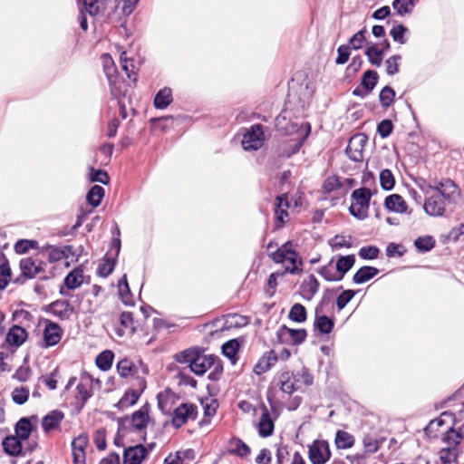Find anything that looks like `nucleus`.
<instances>
[{"instance_id":"obj_1","label":"nucleus","mask_w":464,"mask_h":464,"mask_svg":"<svg viewBox=\"0 0 464 464\" xmlns=\"http://www.w3.org/2000/svg\"><path fill=\"white\" fill-rule=\"evenodd\" d=\"M276 127L285 135H296L295 138L285 141L280 146V154L287 158L299 151L310 133L309 125L307 129H303L297 123L287 121L286 116L283 112L276 118Z\"/></svg>"},{"instance_id":"obj_2","label":"nucleus","mask_w":464,"mask_h":464,"mask_svg":"<svg viewBox=\"0 0 464 464\" xmlns=\"http://www.w3.org/2000/svg\"><path fill=\"white\" fill-rule=\"evenodd\" d=\"M125 421L129 422V426L125 427L121 424L118 430V436L115 438V444L120 445L121 436L128 437L132 433H136L138 440H145L146 439V429L150 422L149 407L147 405L142 406L140 410L132 413L130 419H126Z\"/></svg>"},{"instance_id":"obj_3","label":"nucleus","mask_w":464,"mask_h":464,"mask_svg":"<svg viewBox=\"0 0 464 464\" xmlns=\"http://www.w3.org/2000/svg\"><path fill=\"white\" fill-rule=\"evenodd\" d=\"M445 446L440 450V459L442 464L455 462L459 450L464 447V434L461 430L449 429L443 436Z\"/></svg>"},{"instance_id":"obj_4","label":"nucleus","mask_w":464,"mask_h":464,"mask_svg":"<svg viewBox=\"0 0 464 464\" xmlns=\"http://www.w3.org/2000/svg\"><path fill=\"white\" fill-rule=\"evenodd\" d=\"M190 370L197 375H203L210 370L208 379L218 381L223 372V365L218 356L198 352L195 359L191 361Z\"/></svg>"},{"instance_id":"obj_5","label":"nucleus","mask_w":464,"mask_h":464,"mask_svg":"<svg viewBox=\"0 0 464 464\" xmlns=\"http://www.w3.org/2000/svg\"><path fill=\"white\" fill-rule=\"evenodd\" d=\"M269 256L276 263H280L285 266V272L290 274H298L302 271V261L299 255L292 248L290 241L285 242L275 251L270 252Z\"/></svg>"},{"instance_id":"obj_6","label":"nucleus","mask_w":464,"mask_h":464,"mask_svg":"<svg viewBox=\"0 0 464 464\" xmlns=\"http://www.w3.org/2000/svg\"><path fill=\"white\" fill-rule=\"evenodd\" d=\"M371 196L370 189L365 188L353 190L349 208L351 215L359 219H364L368 216Z\"/></svg>"},{"instance_id":"obj_7","label":"nucleus","mask_w":464,"mask_h":464,"mask_svg":"<svg viewBox=\"0 0 464 464\" xmlns=\"http://www.w3.org/2000/svg\"><path fill=\"white\" fill-rule=\"evenodd\" d=\"M332 457L327 440H314L308 445V459L312 464H325Z\"/></svg>"},{"instance_id":"obj_8","label":"nucleus","mask_w":464,"mask_h":464,"mask_svg":"<svg viewBox=\"0 0 464 464\" xmlns=\"http://www.w3.org/2000/svg\"><path fill=\"white\" fill-rule=\"evenodd\" d=\"M265 141V133L263 125L257 123L252 125L244 134L242 139V147L245 150H257Z\"/></svg>"},{"instance_id":"obj_9","label":"nucleus","mask_w":464,"mask_h":464,"mask_svg":"<svg viewBox=\"0 0 464 464\" xmlns=\"http://www.w3.org/2000/svg\"><path fill=\"white\" fill-rule=\"evenodd\" d=\"M197 415L198 407L195 404L188 402L181 403L174 410L171 423L173 427L179 429L188 420H194Z\"/></svg>"},{"instance_id":"obj_10","label":"nucleus","mask_w":464,"mask_h":464,"mask_svg":"<svg viewBox=\"0 0 464 464\" xmlns=\"http://www.w3.org/2000/svg\"><path fill=\"white\" fill-rule=\"evenodd\" d=\"M368 142V137L363 133L353 135L348 142L345 153L353 161L363 160V149Z\"/></svg>"},{"instance_id":"obj_11","label":"nucleus","mask_w":464,"mask_h":464,"mask_svg":"<svg viewBox=\"0 0 464 464\" xmlns=\"http://www.w3.org/2000/svg\"><path fill=\"white\" fill-rule=\"evenodd\" d=\"M298 381L295 380V372L288 369L281 370L276 374V385L279 390L287 395L293 394L297 389Z\"/></svg>"},{"instance_id":"obj_12","label":"nucleus","mask_w":464,"mask_h":464,"mask_svg":"<svg viewBox=\"0 0 464 464\" xmlns=\"http://www.w3.org/2000/svg\"><path fill=\"white\" fill-rule=\"evenodd\" d=\"M89 444V438L85 433L80 434L72 441V454L73 464H85L86 449Z\"/></svg>"},{"instance_id":"obj_13","label":"nucleus","mask_w":464,"mask_h":464,"mask_svg":"<svg viewBox=\"0 0 464 464\" xmlns=\"http://www.w3.org/2000/svg\"><path fill=\"white\" fill-rule=\"evenodd\" d=\"M378 73L373 70L366 71L361 80V87H357L353 90V94L358 97H365L368 95L377 85L378 82Z\"/></svg>"},{"instance_id":"obj_14","label":"nucleus","mask_w":464,"mask_h":464,"mask_svg":"<svg viewBox=\"0 0 464 464\" xmlns=\"http://www.w3.org/2000/svg\"><path fill=\"white\" fill-rule=\"evenodd\" d=\"M149 454V450L142 444L128 447L123 453V464H141Z\"/></svg>"},{"instance_id":"obj_15","label":"nucleus","mask_w":464,"mask_h":464,"mask_svg":"<svg viewBox=\"0 0 464 464\" xmlns=\"http://www.w3.org/2000/svg\"><path fill=\"white\" fill-rule=\"evenodd\" d=\"M291 204L288 200L287 194L284 193L276 198V205L275 208L276 227L281 228L288 219V208Z\"/></svg>"},{"instance_id":"obj_16","label":"nucleus","mask_w":464,"mask_h":464,"mask_svg":"<svg viewBox=\"0 0 464 464\" xmlns=\"http://www.w3.org/2000/svg\"><path fill=\"white\" fill-rule=\"evenodd\" d=\"M63 331L58 324L48 322L44 330V347L56 345L62 338Z\"/></svg>"},{"instance_id":"obj_17","label":"nucleus","mask_w":464,"mask_h":464,"mask_svg":"<svg viewBox=\"0 0 464 464\" xmlns=\"http://www.w3.org/2000/svg\"><path fill=\"white\" fill-rule=\"evenodd\" d=\"M44 262L31 257L20 261L22 273L28 278H34L44 271Z\"/></svg>"},{"instance_id":"obj_18","label":"nucleus","mask_w":464,"mask_h":464,"mask_svg":"<svg viewBox=\"0 0 464 464\" xmlns=\"http://www.w3.org/2000/svg\"><path fill=\"white\" fill-rule=\"evenodd\" d=\"M425 212L433 217L442 216L445 212V201L439 195L430 196L424 203Z\"/></svg>"},{"instance_id":"obj_19","label":"nucleus","mask_w":464,"mask_h":464,"mask_svg":"<svg viewBox=\"0 0 464 464\" xmlns=\"http://www.w3.org/2000/svg\"><path fill=\"white\" fill-rule=\"evenodd\" d=\"M278 335L282 341H290L294 344L302 343L306 336L304 329H291L286 326H282L278 332Z\"/></svg>"},{"instance_id":"obj_20","label":"nucleus","mask_w":464,"mask_h":464,"mask_svg":"<svg viewBox=\"0 0 464 464\" xmlns=\"http://www.w3.org/2000/svg\"><path fill=\"white\" fill-rule=\"evenodd\" d=\"M83 282V271L81 268H75L70 272L64 278V285L67 288H61L60 293L63 295H69L68 290L80 287Z\"/></svg>"},{"instance_id":"obj_21","label":"nucleus","mask_w":464,"mask_h":464,"mask_svg":"<svg viewBox=\"0 0 464 464\" xmlns=\"http://www.w3.org/2000/svg\"><path fill=\"white\" fill-rule=\"evenodd\" d=\"M278 356L274 350L266 352L258 360L254 367V372L257 374H263L269 371L277 362Z\"/></svg>"},{"instance_id":"obj_22","label":"nucleus","mask_w":464,"mask_h":464,"mask_svg":"<svg viewBox=\"0 0 464 464\" xmlns=\"http://www.w3.org/2000/svg\"><path fill=\"white\" fill-rule=\"evenodd\" d=\"M64 418L63 412L54 410L46 414L42 420V427L45 432L57 429Z\"/></svg>"},{"instance_id":"obj_23","label":"nucleus","mask_w":464,"mask_h":464,"mask_svg":"<svg viewBox=\"0 0 464 464\" xmlns=\"http://www.w3.org/2000/svg\"><path fill=\"white\" fill-rule=\"evenodd\" d=\"M27 332L25 329L18 325L11 327L6 334L5 341L12 346L19 347L27 339Z\"/></svg>"},{"instance_id":"obj_24","label":"nucleus","mask_w":464,"mask_h":464,"mask_svg":"<svg viewBox=\"0 0 464 464\" xmlns=\"http://www.w3.org/2000/svg\"><path fill=\"white\" fill-rule=\"evenodd\" d=\"M274 428V421L267 409L265 407L257 424L258 434L263 438L268 437L272 435Z\"/></svg>"},{"instance_id":"obj_25","label":"nucleus","mask_w":464,"mask_h":464,"mask_svg":"<svg viewBox=\"0 0 464 464\" xmlns=\"http://www.w3.org/2000/svg\"><path fill=\"white\" fill-rule=\"evenodd\" d=\"M430 188L438 191L439 196L442 198H450L457 192L456 184L450 179H442L436 182L434 186H430Z\"/></svg>"},{"instance_id":"obj_26","label":"nucleus","mask_w":464,"mask_h":464,"mask_svg":"<svg viewBox=\"0 0 464 464\" xmlns=\"http://www.w3.org/2000/svg\"><path fill=\"white\" fill-rule=\"evenodd\" d=\"M334 321L324 314H320L319 308L315 309L314 327L321 333L328 334L334 328Z\"/></svg>"},{"instance_id":"obj_27","label":"nucleus","mask_w":464,"mask_h":464,"mask_svg":"<svg viewBox=\"0 0 464 464\" xmlns=\"http://www.w3.org/2000/svg\"><path fill=\"white\" fill-rule=\"evenodd\" d=\"M318 289L319 282L313 275L304 279L301 285L302 295L307 300H311Z\"/></svg>"},{"instance_id":"obj_28","label":"nucleus","mask_w":464,"mask_h":464,"mask_svg":"<svg viewBox=\"0 0 464 464\" xmlns=\"http://www.w3.org/2000/svg\"><path fill=\"white\" fill-rule=\"evenodd\" d=\"M173 101L172 91L169 87L160 90L154 98V106L157 109H166Z\"/></svg>"},{"instance_id":"obj_29","label":"nucleus","mask_w":464,"mask_h":464,"mask_svg":"<svg viewBox=\"0 0 464 464\" xmlns=\"http://www.w3.org/2000/svg\"><path fill=\"white\" fill-rule=\"evenodd\" d=\"M21 440L16 436H8L5 438L2 446L5 453L10 456H18L22 452Z\"/></svg>"},{"instance_id":"obj_30","label":"nucleus","mask_w":464,"mask_h":464,"mask_svg":"<svg viewBox=\"0 0 464 464\" xmlns=\"http://www.w3.org/2000/svg\"><path fill=\"white\" fill-rule=\"evenodd\" d=\"M355 439L354 437L342 430H338L335 433L334 443L337 449L339 450H347L352 448L354 445Z\"/></svg>"},{"instance_id":"obj_31","label":"nucleus","mask_w":464,"mask_h":464,"mask_svg":"<svg viewBox=\"0 0 464 464\" xmlns=\"http://www.w3.org/2000/svg\"><path fill=\"white\" fill-rule=\"evenodd\" d=\"M379 273V269L373 266H362L353 275V281L361 285L373 278Z\"/></svg>"},{"instance_id":"obj_32","label":"nucleus","mask_w":464,"mask_h":464,"mask_svg":"<svg viewBox=\"0 0 464 464\" xmlns=\"http://www.w3.org/2000/svg\"><path fill=\"white\" fill-rule=\"evenodd\" d=\"M385 207L394 212L403 213L407 209V205L401 196L392 194L386 198Z\"/></svg>"},{"instance_id":"obj_33","label":"nucleus","mask_w":464,"mask_h":464,"mask_svg":"<svg viewBox=\"0 0 464 464\" xmlns=\"http://www.w3.org/2000/svg\"><path fill=\"white\" fill-rule=\"evenodd\" d=\"M229 453L235 454L240 458L246 457L250 454V448L240 439L232 438L229 440Z\"/></svg>"},{"instance_id":"obj_34","label":"nucleus","mask_w":464,"mask_h":464,"mask_svg":"<svg viewBox=\"0 0 464 464\" xmlns=\"http://www.w3.org/2000/svg\"><path fill=\"white\" fill-rule=\"evenodd\" d=\"M51 310L62 319L69 318L73 312L72 306L67 301H55L51 304Z\"/></svg>"},{"instance_id":"obj_35","label":"nucleus","mask_w":464,"mask_h":464,"mask_svg":"<svg viewBox=\"0 0 464 464\" xmlns=\"http://www.w3.org/2000/svg\"><path fill=\"white\" fill-rule=\"evenodd\" d=\"M71 250V246H64L63 247L50 246L47 248L48 261L50 263H54L63 258H68V253Z\"/></svg>"},{"instance_id":"obj_36","label":"nucleus","mask_w":464,"mask_h":464,"mask_svg":"<svg viewBox=\"0 0 464 464\" xmlns=\"http://www.w3.org/2000/svg\"><path fill=\"white\" fill-rule=\"evenodd\" d=\"M103 71L108 78L110 85H112L116 82V67L111 56L108 53L102 55Z\"/></svg>"},{"instance_id":"obj_37","label":"nucleus","mask_w":464,"mask_h":464,"mask_svg":"<svg viewBox=\"0 0 464 464\" xmlns=\"http://www.w3.org/2000/svg\"><path fill=\"white\" fill-rule=\"evenodd\" d=\"M355 262L353 255L340 256L335 264L338 276L343 279L344 275L353 267Z\"/></svg>"},{"instance_id":"obj_38","label":"nucleus","mask_w":464,"mask_h":464,"mask_svg":"<svg viewBox=\"0 0 464 464\" xmlns=\"http://www.w3.org/2000/svg\"><path fill=\"white\" fill-rule=\"evenodd\" d=\"M33 426L28 418H22L15 425L16 437L21 440H27L32 432Z\"/></svg>"},{"instance_id":"obj_39","label":"nucleus","mask_w":464,"mask_h":464,"mask_svg":"<svg viewBox=\"0 0 464 464\" xmlns=\"http://www.w3.org/2000/svg\"><path fill=\"white\" fill-rule=\"evenodd\" d=\"M295 380L297 382V389L302 390L304 387L311 386L314 383V377L306 367L301 368L299 371L295 372Z\"/></svg>"},{"instance_id":"obj_40","label":"nucleus","mask_w":464,"mask_h":464,"mask_svg":"<svg viewBox=\"0 0 464 464\" xmlns=\"http://www.w3.org/2000/svg\"><path fill=\"white\" fill-rule=\"evenodd\" d=\"M419 0H394L392 7L401 16L411 14Z\"/></svg>"},{"instance_id":"obj_41","label":"nucleus","mask_w":464,"mask_h":464,"mask_svg":"<svg viewBox=\"0 0 464 464\" xmlns=\"http://www.w3.org/2000/svg\"><path fill=\"white\" fill-rule=\"evenodd\" d=\"M140 392L135 390L127 391L121 399L117 402L116 407L120 410H124L128 407L134 405L139 400Z\"/></svg>"},{"instance_id":"obj_42","label":"nucleus","mask_w":464,"mask_h":464,"mask_svg":"<svg viewBox=\"0 0 464 464\" xmlns=\"http://www.w3.org/2000/svg\"><path fill=\"white\" fill-rule=\"evenodd\" d=\"M113 358L114 354L111 351H103L97 356L96 365L102 371H108L112 365Z\"/></svg>"},{"instance_id":"obj_43","label":"nucleus","mask_w":464,"mask_h":464,"mask_svg":"<svg viewBox=\"0 0 464 464\" xmlns=\"http://www.w3.org/2000/svg\"><path fill=\"white\" fill-rule=\"evenodd\" d=\"M318 273L322 276L326 281H340L341 277L338 276V272L336 270L335 266L333 264V260H331L327 265L320 267L318 269Z\"/></svg>"},{"instance_id":"obj_44","label":"nucleus","mask_w":464,"mask_h":464,"mask_svg":"<svg viewBox=\"0 0 464 464\" xmlns=\"http://www.w3.org/2000/svg\"><path fill=\"white\" fill-rule=\"evenodd\" d=\"M104 196V189L99 185H94L87 194V201L92 207H98Z\"/></svg>"},{"instance_id":"obj_45","label":"nucleus","mask_w":464,"mask_h":464,"mask_svg":"<svg viewBox=\"0 0 464 464\" xmlns=\"http://www.w3.org/2000/svg\"><path fill=\"white\" fill-rule=\"evenodd\" d=\"M115 264L116 262L114 257L105 256L97 268V274L100 276L107 277L114 270Z\"/></svg>"},{"instance_id":"obj_46","label":"nucleus","mask_w":464,"mask_h":464,"mask_svg":"<svg viewBox=\"0 0 464 464\" xmlns=\"http://www.w3.org/2000/svg\"><path fill=\"white\" fill-rule=\"evenodd\" d=\"M365 54L369 60V62L376 66H381L383 59V54L382 51H379V47L376 45H371L365 50Z\"/></svg>"},{"instance_id":"obj_47","label":"nucleus","mask_w":464,"mask_h":464,"mask_svg":"<svg viewBox=\"0 0 464 464\" xmlns=\"http://www.w3.org/2000/svg\"><path fill=\"white\" fill-rule=\"evenodd\" d=\"M238 349H239V343L235 339L230 340L222 345L223 354L226 357H227L228 359H230L233 363H235V362H236L235 359H236V355L238 352Z\"/></svg>"},{"instance_id":"obj_48","label":"nucleus","mask_w":464,"mask_h":464,"mask_svg":"<svg viewBox=\"0 0 464 464\" xmlns=\"http://www.w3.org/2000/svg\"><path fill=\"white\" fill-rule=\"evenodd\" d=\"M117 371L121 377L127 378L134 374L136 367L130 360L122 359L117 363Z\"/></svg>"},{"instance_id":"obj_49","label":"nucleus","mask_w":464,"mask_h":464,"mask_svg":"<svg viewBox=\"0 0 464 464\" xmlns=\"http://www.w3.org/2000/svg\"><path fill=\"white\" fill-rule=\"evenodd\" d=\"M30 391L27 387L20 386L16 387L12 392V400L18 405L25 403L29 398Z\"/></svg>"},{"instance_id":"obj_50","label":"nucleus","mask_w":464,"mask_h":464,"mask_svg":"<svg viewBox=\"0 0 464 464\" xmlns=\"http://www.w3.org/2000/svg\"><path fill=\"white\" fill-rule=\"evenodd\" d=\"M289 318L296 323H304L306 320V310L301 304H295L289 312Z\"/></svg>"},{"instance_id":"obj_51","label":"nucleus","mask_w":464,"mask_h":464,"mask_svg":"<svg viewBox=\"0 0 464 464\" xmlns=\"http://www.w3.org/2000/svg\"><path fill=\"white\" fill-rule=\"evenodd\" d=\"M118 288L121 301L127 305L132 304L130 291L126 276H123V277L119 281Z\"/></svg>"},{"instance_id":"obj_52","label":"nucleus","mask_w":464,"mask_h":464,"mask_svg":"<svg viewBox=\"0 0 464 464\" xmlns=\"http://www.w3.org/2000/svg\"><path fill=\"white\" fill-rule=\"evenodd\" d=\"M366 28H362V30L355 33L350 39L347 44H350V48L353 50H359L362 47L364 42L366 41Z\"/></svg>"},{"instance_id":"obj_53","label":"nucleus","mask_w":464,"mask_h":464,"mask_svg":"<svg viewBox=\"0 0 464 464\" xmlns=\"http://www.w3.org/2000/svg\"><path fill=\"white\" fill-rule=\"evenodd\" d=\"M395 92L390 86H385L380 92L379 99L383 108H388L394 101Z\"/></svg>"},{"instance_id":"obj_54","label":"nucleus","mask_w":464,"mask_h":464,"mask_svg":"<svg viewBox=\"0 0 464 464\" xmlns=\"http://www.w3.org/2000/svg\"><path fill=\"white\" fill-rule=\"evenodd\" d=\"M192 455L191 450L177 451L175 454H169L163 464H188L185 459Z\"/></svg>"},{"instance_id":"obj_55","label":"nucleus","mask_w":464,"mask_h":464,"mask_svg":"<svg viewBox=\"0 0 464 464\" xmlns=\"http://www.w3.org/2000/svg\"><path fill=\"white\" fill-rule=\"evenodd\" d=\"M416 248L421 252H427L435 246V240L430 236L420 237L414 241Z\"/></svg>"},{"instance_id":"obj_56","label":"nucleus","mask_w":464,"mask_h":464,"mask_svg":"<svg viewBox=\"0 0 464 464\" xmlns=\"http://www.w3.org/2000/svg\"><path fill=\"white\" fill-rule=\"evenodd\" d=\"M408 28L403 24H397L392 28L390 34L394 42L400 44H404L407 41L405 38V34L408 33Z\"/></svg>"},{"instance_id":"obj_57","label":"nucleus","mask_w":464,"mask_h":464,"mask_svg":"<svg viewBox=\"0 0 464 464\" xmlns=\"http://www.w3.org/2000/svg\"><path fill=\"white\" fill-rule=\"evenodd\" d=\"M443 425H444V420L440 417V418L430 420L429 422V424L426 426L424 431L428 437L436 438L440 431V428L442 427Z\"/></svg>"},{"instance_id":"obj_58","label":"nucleus","mask_w":464,"mask_h":464,"mask_svg":"<svg viewBox=\"0 0 464 464\" xmlns=\"http://www.w3.org/2000/svg\"><path fill=\"white\" fill-rule=\"evenodd\" d=\"M38 243L35 240L20 239L14 244V251L17 254H24L29 249L37 248Z\"/></svg>"},{"instance_id":"obj_59","label":"nucleus","mask_w":464,"mask_h":464,"mask_svg":"<svg viewBox=\"0 0 464 464\" xmlns=\"http://www.w3.org/2000/svg\"><path fill=\"white\" fill-rule=\"evenodd\" d=\"M198 351L195 349H187L181 353L175 354V360L180 363H188L191 365V361L195 359Z\"/></svg>"},{"instance_id":"obj_60","label":"nucleus","mask_w":464,"mask_h":464,"mask_svg":"<svg viewBox=\"0 0 464 464\" xmlns=\"http://www.w3.org/2000/svg\"><path fill=\"white\" fill-rule=\"evenodd\" d=\"M362 443H363L365 451L369 452V453L376 452L381 446V441L378 439H376L375 437L371 436V435L364 436L363 440H362Z\"/></svg>"},{"instance_id":"obj_61","label":"nucleus","mask_w":464,"mask_h":464,"mask_svg":"<svg viewBox=\"0 0 464 464\" xmlns=\"http://www.w3.org/2000/svg\"><path fill=\"white\" fill-rule=\"evenodd\" d=\"M247 324L246 318L239 314H228L226 317L225 324L227 328L241 327Z\"/></svg>"},{"instance_id":"obj_62","label":"nucleus","mask_w":464,"mask_h":464,"mask_svg":"<svg viewBox=\"0 0 464 464\" xmlns=\"http://www.w3.org/2000/svg\"><path fill=\"white\" fill-rule=\"evenodd\" d=\"M401 60V56L399 54H395L385 61L387 74L394 75L399 72V62Z\"/></svg>"},{"instance_id":"obj_63","label":"nucleus","mask_w":464,"mask_h":464,"mask_svg":"<svg viewBox=\"0 0 464 464\" xmlns=\"http://www.w3.org/2000/svg\"><path fill=\"white\" fill-rule=\"evenodd\" d=\"M355 295V291L353 290H344L340 294L336 299V306L338 310L343 309L346 304L353 299Z\"/></svg>"},{"instance_id":"obj_64","label":"nucleus","mask_w":464,"mask_h":464,"mask_svg":"<svg viewBox=\"0 0 464 464\" xmlns=\"http://www.w3.org/2000/svg\"><path fill=\"white\" fill-rule=\"evenodd\" d=\"M380 253V250L377 246H363L359 250V256L362 259H375Z\"/></svg>"}]
</instances>
